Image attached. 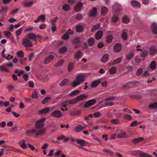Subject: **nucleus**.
I'll return each mask as SVG.
<instances>
[{"mask_svg":"<svg viewBox=\"0 0 157 157\" xmlns=\"http://www.w3.org/2000/svg\"><path fill=\"white\" fill-rule=\"evenodd\" d=\"M47 129L46 128H42V129H35L27 131L26 134L30 136L32 134L35 133L36 136H42L46 134Z\"/></svg>","mask_w":157,"mask_h":157,"instance_id":"nucleus-1","label":"nucleus"},{"mask_svg":"<svg viewBox=\"0 0 157 157\" xmlns=\"http://www.w3.org/2000/svg\"><path fill=\"white\" fill-rule=\"evenodd\" d=\"M23 44L25 47H31L33 45L31 40L27 38H25L23 39Z\"/></svg>","mask_w":157,"mask_h":157,"instance_id":"nucleus-4","label":"nucleus"},{"mask_svg":"<svg viewBox=\"0 0 157 157\" xmlns=\"http://www.w3.org/2000/svg\"><path fill=\"white\" fill-rule=\"evenodd\" d=\"M127 32L128 30L127 29H124L123 31L122 34V37L123 39L124 40H126L127 38Z\"/></svg>","mask_w":157,"mask_h":157,"instance_id":"nucleus-23","label":"nucleus"},{"mask_svg":"<svg viewBox=\"0 0 157 157\" xmlns=\"http://www.w3.org/2000/svg\"><path fill=\"white\" fill-rule=\"evenodd\" d=\"M143 72V69L142 68L139 69L137 71L136 74L137 76H139L141 75Z\"/></svg>","mask_w":157,"mask_h":157,"instance_id":"nucleus-52","label":"nucleus"},{"mask_svg":"<svg viewBox=\"0 0 157 157\" xmlns=\"http://www.w3.org/2000/svg\"><path fill=\"white\" fill-rule=\"evenodd\" d=\"M139 156L140 157H153L152 155L141 151H140Z\"/></svg>","mask_w":157,"mask_h":157,"instance_id":"nucleus-17","label":"nucleus"},{"mask_svg":"<svg viewBox=\"0 0 157 157\" xmlns=\"http://www.w3.org/2000/svg\"><path fill=\"white\" fill-rule=\"evenodd\" d=\"M8 8L6 7H3L0 10V13L3 12H6L8 10Z\"/></svg>","mask_w":157,"mask_h":157,"instance_id":"nucleus-56","label":"nucleus"},{"mask_svg":"<svg viewBox=\"0 0 157 157\" xmlns=\"http://www.w3.org/2000/svg\"><path fill=\"white\" fill-rule=\"evenodd\" d=\"M113 39V37L112 35H108L106 38V42L108 43H110L112 41Z\"/></svg>","mask_w":157,"mask_h":157,"instance_id":"nucleus-39","label":"nucleus"},{"mask_svg":"<svg viewBox=\"0 0 157 157\" xmlns=\"http://www.w3.org/2000/svg\"><path fill=\"white\" fill-rule=\"evenodd\" d=\"M108 11V9L107 7L105 6L103 7L101 10V14L103 16H105L106 14Z\"/></svg>","mask_w":157,"mask_h":157,"instance_id":"nucleus-21","label":"nucleus"},{"mask_svg":"<svg viewBox=\"0 0 157 157\" xmlns=\"http://www.w3.org/2000/svg\"><path fill=\"white\" fill-rule=\"evenodd\" d=\"M117 70L116 68L115 67H113L109 69V71L111 74H114L116 73Z\"/></svg>","mask_w":157,"mask_h":157,"instance_id":"nucleus-36","label":"nucleus"},{"mask_svg":"<svg viewBox=\"0 0 157 157\" xmlns=\"http://www.w3.org/2000/svg\"><path fill=\"white\" fill-rule=\"evenodd\" d=\"M109 58V56L107 54H105L102 57L101 59V62L105 63L108 60Z\"/></svg>","mask_w":157,"mask_h":157,"instance_id":"nucleus-29","label":"nucleus"},{"mask_svg":"<svg viewBox=\"0 0 157 157\" xmlns=\"http://www.w3.org/2000/svg\"><path fill=\"white\" fill-rule=\"evenodd\" d=\"M100 82L99 80H96L92 82L91 86L92 87H95L98 85Z\"/></svg>","mask_w":157,"mask_h":157,"instance_id":"nucleus-31","label":"nucleus"},{"mask_svg":"<svg viewBox=\"0 0 157 157\" xmlns=\"http://www.w3.org/2000/svg\"><path fill=\"white\" fill-rule=\"evenodd\" d=\"M49 110V108L48 107H46L45 108L41 109L39 113L40 114L46 113H48Z\"/></svg>","mask_w":157,"mask_h":157,"instance_id":"nucleus-30","label":"nucleus"},{"mask_svg":"<svg viewBox=\"0 0 157 157\" xmlns=\"http://www.w3.org/2000/svg\"><path fill=\"white\" fill-rule=\"evenodd\" d=\"M87 96L85 94H82L76 98L69 100V104H73L83 99L86 98Z\"/></svg>","mask_w":157,"mask_h":157,"instance_id":"nucleus-3","label":"nucleus"},{"mask_svg":"<svg viewBox=\"0 0 157 157\" xmlns=\"http://www.w3.org/2000/svg\"><path fill=\"white\" fill-rule=\"evenodd\" d=\"M124 118L125 120L130 121L132 119V117L131 115L128 114H124Z\"/></svg>","mask_w":157,"mask_h":157,"instance_id":"nucleus-35","label":"nucleus"},{"mask_svg":"<svg viewBox=\"0 0 157 157\" xmlns=\"http://www.w3.org/2000/svg\"><path fill=\"white\" fill-rule=\"evenodd\" d=\"M21 142H22L21 144V142L18 143V144L20 145V146L24 149L27 148V146L25 143V140H21Z\"/></svg>","mask_w":157,"mask_h":157,"instance_id":"nucleus-27","label":"nucleus"},{"mask_svg":"<svg viewBox=\"0 0 157 157\" xmlns=\"http://www.w3.org/2000/svg\"><path fill=\"white\" fill-rule=\"evenodd\" d=\"M121 59L122 58H118L115 59L111 63V64L114 65L120 63L121 60Z\"/></svg>","mask_w":157,"mask_h":157,"instance_id":"nucleus-38","label":"nucleus"},{"mask_svg":"<svg viewBox=\"0 0 157 157\" xmlns=\"http://www.w3.org/2000/svg\"><path fill=\"white\" fill-rule=\"evenodd\" d=\"M133 52H131L127 55V58L128 60H130L133 56Z\"/></svg>","mask_w":157,"mask_h":157,"instance_id":"nucleus-54","label":"nucleus"},{"mask_svg":"<svg viewBox=\"0 0 157 157\" xmlns=\"http://www.w3.org/2000/svg\"><path fill=\"white\" fill-rule=\"evenodd\" d=\"M85 126H83L81 125H79L77 126L75 128V132H78L82 131V130L85 129Z\"/></svg>","mask_w":157,"mask_h":157,"instance_id":"nucleus-26","label":"nucleus"},{"mask_svg":"<svg viewBox=\"0 0 157 157\" xmlns=\"http://www.w3.org/2000/svg\"><path fill=\"white\" fill-rule=\"evenodd\" d=\"M63 63V60H60L58 61L56 64V67H59L61 66Z\"/></svg>","mask_w":157,"mask_h":157,"instance_id":"nucleus-59","label":"nucleus"},{"mask_svg":"<svg viewBox=\"0 0 157 157\" xmlns=\"http://www.w3.org/2000/svg\"><path fill=\"white\" fill-rule=\"evenodd\" d=\"M76 142L81 145L80 146H84L86 144V141L83 140L78 139L76 141Z\"/></svg>","mask_w":157,"mask_h":157,"instance_id":"nucleus-24","label":"nucleus"},{"mask_svg":"<svg viewBox=\"0 0 157 157\" xmlns=\"http://www.w3.org/2000/svg\"><path fill=\"white\" fill-rule=\"evenodd\" d=\"M38 19L39 20H41L42 21L44 22L45 21L46 18L45 14H42L39 16L38 17Z\"/></svg>","mask_w":157,"mask_h":157,"instance_id":"nucleus-49","label":"nucleus"},{"mask_svg":"<svg viewBox=\"0 0 157 157\" xmlns=\"http://www.w3.org/2000/svg\"><path fill=\"white\" fill-rule=\"evenodd\" d=\"M152 29L154 33L157 34V23L154 22L152 24Z\"/></svg>","mask_w":157,"mask_h":157,"instance_id":"nucleus-20","label":"nucleus"},{"mask_svg":"<svg viewBox=\"0 0 157 157\" xmlns=\"http://www.w3.org/2000/svg\"><path fill=\"white\" fill-rule=\"evenodd\" d=\"M130 21L129 18L126 16H124L122 19V21L124 23L127 24Z\"/></svg>","mask_w":157,"mask_h":157,"instance_id":"nucleus-34","label":"nucleus"},{"mask_svg":"<svg viewBox=\"0 0 157 157\" xmlns=\"http://www.w3.org/2000/svg\"><path fill=\"white\" fill-rule=\"evenodd\" d=\"M79 91L78 90H74L73 91L71 92L70 94H69V96H72L74 95H75L79 93Z\"/></svg>","mask_w":157,"mask_h":157,"instance_id":"nucleus-48","label":"nucleus"},{"mask_svg":"<svg viewBox=\"0 0 157 157\" xmlns=\"http://www.w3.org/2000/svg\"><path fill=\"white\" fill-rule=\"evenodd\" d=\"M148 52L147 50L144 51L141 53L140 54V56L143 57H145L148 54Z\"/></svg>","mask_w":157,"mask_h":157,"instance_id":"nucleus-50","label":"nucleus"},{"mask_svg":"<svg viewBox=\"0 0 157 157\" xmlns=\"http://www.w3.org/2000/svg\"><path fill=\"white\" fill-rule=\"evenodd\" d=\"M63 9L65 11L69 10V5L65 4L62 7Z\"/></svg>","mask_w":157,"mask_h":157,"instance_id":"nucleus-64","label":"nucleus"},{"mask_svg":"<svg viewBox=\"0 0 157 157\" xmlns=\"http://www.w3.org/2000/svg\"><path fill=\"white\" fill-rule=\"evenodd\" d=\"M118 19V16L114 15L111 18V21L113 23H116Z\"/></svg>","mask_w":157,"mask_h":157,"instance_id":"nucleus-44","label":"nucleus"},{"mask_svg":"<svg viewBox=\"0 0 157 157\" xmlns=\"http://www.w3.org/2000/svg\"><path fill=\"white\" fill-rule=\"evenodd\" d=\"M51 99V97H45L42 100V104H45L48 101L50 100Z\"/></svg>","mask_w":157,"mask_h":157,"instance_id":"nucleus-41","label":"nucleus"},{"mask_svg":"<svg viewBox=\"0 0 157 157\" xmlns=\"http://www.w3.org/2000/svg\"><path fill=\"white\" fill-rule=\"evenodd\" d=\"M111 122L113 124H117L119 123V121L118 119H114L112 120Z\"/></svg>","mask_w":157,"mask_h":157,"instance_id":"nucleus-63","label":"nucleus"},{"mask_svg":"<svg viewBox=\"0 0 157 157\" xmlns=\"http://www.w3.org/2000/svg\"><path fill=\"white\" fill-rule=\"evenodd\" d=\"M44 126V124L38 122L37 121L36 122L35 127L37 129L42 128Z\"/></svg>","mask_w":157,"mask_h":157,"instance_id":"nucleus-32","label":"nucleus"},{"mask_svg":"<svg viewBox=\"0 0 157 157\" xmlns=\"http://www.w3.org/2000/svg\"><path fill=\"white\" fill-rule=\"evenodd\" d=\"M97 15V9L94 7L91 9L88 15L90 17H95Z\"/></svg>","mask_w":157,"mask_h":157,"instance_id":"nucleus-8","label":"nucleus"},{"mask_svg":"<svg viewBox=\"0 0 157 157\" xmlns=\"http://www.w3.org/2000/svg\"><path fill=\"white\" fill-rule=\"evenodd\" d=\"M83 4L82 3L79 2L75 6V10L76 12H79L80 11L82 7Z\"/></svg>","mask_w":157,"mask_h":157,"instance_id":"nucleus-10","label":"nucleus"},{"mask_svg":"<svg viewBox=\"0 0 157 157\" xmlns=\"http://www.w3.org/2000/svg\"><path fill=\"white\" fill-rule=\"evenodd\" d=\"M0 69L2 71H5L7 72H10L9 70L7 69L4 65L0 66Z\"/></svg>","mask_w":157,"mask_h":157,"instance_id":"nucleus-42","label":"nucleus"},{"mask_svg":"<svg viewBox=\"0 0 157 157\" xmlns=\"http://www.w3.org/2000/svg\"><path fill=\"white\" fill-rule=\"evenodd\" d=\"M69 38V32H67L62 37L61 39L64 40H67Z\"/></svg>","mask_w":157,"mask_h":157,"instance_id":"nucleus-47","label":"nucleus"},{"mask_svg":"<svg viewBox=\"0 0 157 157\" xmlns=\"http://www.w3.org/2000/svg\"><path fill=\"white\" fill-rule=\"evenodd\" d=\"M52 115L55 117L59 118L62 116L61 112L58 110H55L52 113Z\"/></svg>","mask_w":157,"mask_h":157,"instance_id":"nucleus-9","label":"nucleus"},{"mask_svg":"<svg viewBox=\"0 0 157 157\" xmlns=\"http://www.w3.org/2000/svg\"><path fill=\"white\" fill-rule=\"evenodd\" d=\"M4 34L7 37H10L11 36V33L9 31H5Z\"/></svg>","mask_w":157,"mask_h":157,"instance_id":"nucleus-62","label":"nucleus"},{"mask_svg":"<svg viewBox=\"0 0 157 157\" xmlns=\"http://www.w3.org/2000/svg\"><path fill=\"white\" fill-rule=\"evenodd\" d=\"M80 40V38L78 37H76L73 40V43L75 48H77L79 46Z\"/></svg>","mask_w":157,"mask_h":157,"instance_id":"nucleus-7","label":"nucleus"},{"mask_svg":"<svg viewBox=\"0 0 157 157\" xmlns=\"http://www.w3.org/2000/svg\"><path fill=\"white\" fill-rule=\"evenodd\" d=\"M83 17L82 15L80 13L78 14L76 16V18L77 20H80L82 19Z\"/></svg>","mask_w":157,"mask_h":157,"instance_id":"nucleus-58","label":"nucleus"},{"mask_svg":"<svg viewBox=\"0 0 157 157\" xmlns=\"http://www.w3.org/2000/svg\"><path fill=\"white\" fill-rule=\"evenodd\" d=\"M32 98H38V95L36 91L33 92L32 94Z\"/></svg>","mask_w":157,"mask_h":157,"instance_id":"nucleus-57","label":"nucleus"},{"mask_svg":"<svg viewBox=\"0 0 157 157\" xmlns=\"http://www.w3.org/2000/svg\"><path fill=\"white\" fill-rule=\"evenodd\" d=\"M126 137L125 132L122 131L117 134V139H121L123 138H126Z\"/></svg>","mask_w":157,"mask_h":157,"instance_id":"nucleus-12","label":"nucleus"},{"mask_svg":"<svg viewBox=\"0 0 157 157\" xmlns=\"http://www.w3.org/2000/svg\"><path fill=\"white\" fill-rule=\"evenodd\" d=\"M157 52V49L154 46L151 47L149 49L150 54L151 56H154L156 54Z\"/></svg>","mask_w":157,"mask_h":157,"instance_id":"nucleus-14","label":"nucleus"},{"mask_svg":"<svg viewBox=\"0 0 157 157\" xmlns=\"http://www.w3.org/2000/svg\"><path fill=\"white\" fill-rule=\"evenodd\" d=\"M131 3L132 6L137 8H140L141 7L140 3L136 1L132 0L131 1Z\"/></svg>","mask_w":157,"mask_h":157,"instance_id":"nucleus-13","label":"nucleus"},{"mask_svg":"<svg viewBox=\"0 0 157 157\" xmlns=\"http://www.w3.org/2000/svg\"><path fill=\"white\" fill-rule=\"evenodd\" d=\"M103 151L110 154H113V153L112 151L109 149H104Z\"/></svg>","mask_w":157,"mask_h":157,"instance_id":"nucleus-61","label":"nucleus"},{"mask_svg":"<svg viewBox=\"0 0 157 157\" xmlns=\"http://www.w3.org/2000/svg\"><path fill=\"white\" fill-rule=\"evenodd\" d=\"M76 29L77 32H81L82 31L83 28L81 25H79L77 26Z\"/></svg>","mask_w":157,"mask_h":157,"instance_id":"nucleus-45","label":"nucleus"},{"mask_svg":"<svg viewBox=\"0 0 157 157\" xmlns=\"http://www.w3.org/2000/svg\"><path fill=\"white\" fill-rule=\"evenodd\" d=\"M149 107L150 108H157V103H153L150 104Z\"/></svg>","mask_w":157,"mask_h":157,"instance_id":"nucleus-53","label":"nucleus"},{"mask_svg":"<svg viewBox=\"0 0 157 157\" xmlns=\"http://www.w3.org/2000/svg\"><path fill=\"white\" fill-rule=\"evenodd\" d=\"M17 55L18 56L20 57H23L24 56V54L23 51H20L17 53Z\"/></svg>","mask_w":157,"mask_h":157,"instance_id":"nucleus-60","label":"nucleus"},{"mask_svg":"<svg viewBox=\"0 0 157 157\" xmlns=\"http://www.w3.org/2000/svg\"><path fill=\"white\" fill-rule=\"evenodd\" d=\"M69 82L68 79H65L63 80L59 84L60 86H62L67 85Z\"/></svg>","mask_w":157,"mask_h":157,"instance_id":"nucleus-33","label":"nucleus"},{"mask_svg":"<svg viewBox=\"0 0 157 157\" xmlns=\"http://www.w3.org/2000/svg\"><path fill=\"white\" fill-rule=\"evenodd\" d=\"M114 50L116 53L119 52L122 48V45L120 43L116 44L114 46Z\"/></svg>","mask_w":157,"mask_h":157,"instance_id":"nucleus-6","label":"nucleus"},{"mask_svg":"<svg viewBox=\"0 0 157 157\" xmlns=\"http://www.w3.org/2000/svg\"><path fill=\"white\" fill-rule=\"evenodd\" d=\"M76 79L71 84L73 88L81 85L85 81V76L84 74L82 73L79 74L77 76Z\"/></svg>","mask_w":157,"mask_h":157,"instance_id":"nucleus-2","label":"nucleus"},{"mask_svg":"<svg viewBox=\"0 0 157 157\" xmlns=\"http://www.w3.org/2000/svg\"><path fill=\"white\" fill-rule=\"evenodd\" d=\"M138 150H132L129 151L127 152V153L128 154L134 156H136L137 155L136 151H138Z\"/></svg>","mask_w":157,"mask_h":157,"instance_id":"nucleus-43","label":"nucleus"},{"mask_svg":"<svg viewBox=\"0 0 157 157\" xmlns=\"http://www.w3.org/2000/svg\"><path fill=\"white\" fill-rule=\"evenodd\" d=\"M27 36L29 39L33 40H36L37 37L34 34L32 33H28Z\"/></svg>","mask_w":157,"mask_h":157,"instance_id":"nucleus-25","label":"nucleus"},{"mask_svg":"<svg viewBox=\"0 0 157 157\" xmlns=\"http://www.w3.org/2000/svg\"><path fill=\"white\" fill-rule=\"evenodd\" d=\"M82 56L81 51L80 50H78L75 55V57L77 59H79Z\"/></svg>","mask_w":157,"mask_h":157,"instance_id":"nucleus-19","label":"nucleus"},{"mask_svg":"<svg viewBox=\"0 0 157 157\" xmlns=\"http://www.w3.org/2000/svg\"><path fill=\"white\" fill-rule=\"evenodd\" d=\"M114 6L117 7V8H116V10L117 12H119L122 10L121 6L119 4H114Z\"/></svg>","mask_w":157,"mask_h":157,"instance_id":"nucleus-37","label":"nucleus"},{"mask_svg":"<svg viewBox=\"0 0 157 157\" xmlns=\"http://www.w3.org/2000/svg\"><path fill=\"white\" fill-rule=\"evenodd\" d=\"M144 140V138L142 137L132 139V142L133 144H136L138 143L142 142Z\"/></svg>","mask_w":157,"mask_h":157,"instance_id":"nucleus-15","label":"nucleus"},{"mask_svg":"<svg viewBox=\"0 0 157 157\" xmlns=\"http://www.w3.org/2000/svg\"><path fill=\"white\" fill-rule=\"evenodd\" d=\"M138 82H137L132 81L129 82L127 83L125 85L123 86V87L126 89H128L129 88L130 86V84L131 85H135Z\"/></svg>","mask_w":157,"mask_h":157,"instance_id":"nucleus-18","label":"nucleus"},{"mask_svg":"<svg viewBox=\"0 0 157 157\" xmlns=\"http://www.w3.org/2000/svg\"><path fill=\"white\" fill-rule=\"evenodd\" d=\"M67 48L66 46L60 48L58 50V52L60 54L65 53L67 51Z\"/></svg>","mask_w":157,"mask_h":157,"instance_id":"nucleus-28","label":"nucleus"},{"mask_svg":"<svg viewBox=\"0 0 157 157\" xmlns=\"http://www.w3.org/2000/svg\"><path fill=\"white\" fill-rule=\"evenodd\" d=\"M54 58V56L53 55H49L48 57L46 58L44 61V63L47 64L50 63Z\"/></svg>","mask_w":157,"mask_h":157,"instance_id":"nucleus-11","label":"nucleus"},{"mask_svg":"<svg viewBox=\"0 0 157 157\" xmlns=\"http://www.w3.org/2000/svg\"><path fill=\"white\" fill-rule=\"evenodd\" d=\"M96 101L95 99L90 100L84 104V107L85 108H88L94 105Z\"/></svg>","mask_w":157,"mask_h":157,"instance_id":"nucleus-5","label":"nucleus"},{"mask_svg":"<svg viewBox=\"0 0 157 157\" xmlns=\"http://www.w3.org/2000/svg\"><path fill=\"white\" fill-rule=\"evenodd\" d=\"M115 98L116 97L115 96H111L109 98H107L105 99V101H113L115 99Z\"/></svg>","mask_w":157,"mask_h":157,"instance_id":"nucleus-55","label":"nucleus"},{"mask_svg":"<svg viewBox=\"0 0 157 157\" xmlns=\"http://www.w3.org/2000/svg\"><path fill=\"white\" fill-rule=\"evenodd\" d=\"M75 66V64L74 63H69V72L74 69Z\"/></svg>","mask_w":157,"mask_h":157,"instance_id":"nucleus-51","label":"nucleus"},{"mask_svg":"<svg viewBox=\"0 0 157 157\" xmlns=\"http://www.w3.org/2000/svg\"><path fill=\"white\" fill-rule=\"evenodd\" d=\"M100 26V24H98L94 26L91 29V30L92 32H94L95 30L98 29Z\"/></svg>","mask_w":157,"mask_h":157,"instance_id":"nucleus-46","label":"nucleus"},{"mask_svg":"<svg viewBox=\"0 0 157 157\" xmlns=\"http://www.w3.org/2000/svg\"><path fill=\"white\" fill-rule=\"evenodd\" d=\"M103 32L101 31H99L97 32L95 35V38L97 40L100 39L103 36Z\"/></svg>","mask_w":157,"mask_h":157,"instance_id":"nucleus-16","label":"nucleus"},{"mask_svg":"<svg viewBox=\"0 0 157 157\" xmlns=\"http://www.w3.org/2000/svg\"><path fill=\"white\" fill-rule=\"evenodd\" d=\"M156 67V64L155 62L152 61L150 63V67L151 69H155Z\"/></svg>","mask_w":157,"mask_h":157,"instance_id":"nucleus-40","label":"nucleus"},{"mask_svg":"<svg viewBox=\"0 0 157 157\" xmlns=\"http://www.w3.org/2000/svg\"><path fill=\"white\" fill-rule=\"evenodd\" d=\"M95 41V40L94 38L92 37H90L88 40V44L90 46H92L94 44Z\"/></svg>","mask_w":157,"mask_h":157,"instance_id":"nucleus-22","label":"nucleus"}]
</instances>
